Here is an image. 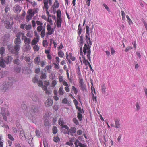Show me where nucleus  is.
I'll return each instance as SVG.
<instances>
[{"label":"nucleus","mask_w":147,"mask_h":147,"mask_svg":"<svg viewBox=\"0 0 147 147\" xmlns=\"http://www.w3.org/2000/svg\"><path fill=\"white\" fill-rule=\"evenodd\" d=\"M87 44H85L83 48V52L84 55L87 54L86 56L89 61L91 62V46L92 44L90 38H88L87 39H85Z\"/></svg>","instance_id":"1"},{"label":"nucleus","mask_w":147,"mask_h":147,"mask_svg":"<svg viewBox=\"0 0 147 147\" xmlns=\"http://www.w3.org/2000/svg\"><path fill=\"white\" fill-rule=\"evenodd\" d=\"M8 49L9 52L17 55L18 54L19 51L20 50V45H16L14 46L10 45L8 46Z\"/></svg>","instance_id":"2"},{"label":"nucleus","mask_w":147,"mask_h":147,"mask_svg":"<svg viewBox=\"0 0 147 147\" xmlns=\"http://www.w3.org/2000/svg\"><path fill=\"white\" fill-rule=\"evenodd\" d=\"M79 42L80 43L79 47H80V54L81 55L82 54V47L83 44L84 43L83 36L82 35H81L80 36Z\"/></svg>","instance_id":"3"},{"label":"nucleus","mask_w":147,"mask_h":147,"mask_svg":"<svg viewBox=\"0 0 147 147\" xmlns=\"http://www.w3.org/2000/svg\"><path fill=\"white\" fill-rule=\"evenodd\" d=\"M30 97L33 102H40V98L37 95L33 94L30 96Z\"/></svg>","instance_id":"4"},{"label":"nucleus","mask_w":147,"mask_h":147,"mask_svg":"<svg viewBox=\"0 0 147 147\" xmlns=\"http://www.w3.org/2000/svg\"><path fill=\"white\" fill-rule=\"evenodd\" d=\"M76 129L75 127H71L70 129H69L68 132H65V134L67 133L68 135H71L72 136H74V133L76 132Z\"/></svg>","instance_id":"5"},{"label":"nucleus","mask_w":147,"mask_h":147,"mask_svg":"<svg viewBox=\"0 0 147 147\" xmlns=\"http://www.w3.org/2000/svg\"><path fill=\"white\" fill-rule=\"evenodd\" d=\"M47 30L48 32L47 33V34L48 35H51L53 34L54 32V30L52 28L51 26L49 25H47Z\"/></svg>","instance_id":"6"},{"label":"nucleus","mask_w":147,"mask_h":147,"mask_svg":"<svg viewBox=\"0 0 147 147\" xmlns=\"http://www.w3.org/2000/svg\"><path fill=\"white\" fill-rule=\"evenodd\" d=\"M37 12V10L36 9H29L28 10V13L31 17H32L34 14Z\"/></svg>","instance_id":"7"},{"label":"nucleus","mask_w":147,"mask_h":147,"mask_svg":"<svg viewBox=\"0 0 147 147\" xmlns=\"http://www.w3.org/2000/svg\"><path fill=\"white\" fill-rule=\"evenodd\" d=\"M13 60L12 57L11 56H8L5 58V60L6 63L7 64H10Z\"/></svg>","instance_id":"8"},{"label":"nucleus","mask_w":147,"mask_h":147,"mask_svg":"<svg viewBox=\"0 0 147 147\" xmlns=\"http://www.w3.org/2000/svg\"><path fill=\"white\" fill-rule=\"evenodd\" d=\"M38 107L37 106L32 105L31 107V111L33 113H35L38 111Z\"/></svg>","instance_id":"9"},{"label":"nucleus","mask_w":147,"mask_h":147,"mask_svg":"<svg viewBox=\"0 0 147 147\" xmlns=\"http://www.w3.org/2000/svg\"><path fill=\"white\" fill-rule=\"evenodd\" d=\"M22 40H24V42L25 45L30 44L31 41V39L29 38H27L25 36Z\"/></svg>","instance_id":"10"},{"label":"nucleus","mask_w":147,"mask_h":147,"mask_svg":"<svg viewBox=\"0 0 147 147\" xmlns=\"http://www.w3.org/2000/svg\"><path fill=\"white\" fill-rule=\"evenodd\" d=\"M4 24L5 28L7 29H10L11 28V25L9 21L5 20L4 22Z\"/></svg>","instance_id":"11"},{"label":"nucleus","mask_w":147,"mask_h":147,"mask_svg":"<svg viewBox=\"0 0 147 147\" xmlns=\"http://www.w3.org/2000/svg\"><path fill=\"white\" fill-rule=\"evenodd\" d=\"M53 103V101L51 99L48 98L45 102V105L46 106H51Z\"/></svg>","instance_id":"12"},{"label":"nucleus","mask_w":147,"mask_h":147,"mask_svg":"<svg viewBox=\"0 0 147 147\" xmlns=\"http://www.w3.org/2000/svg\"><path fill=\"white\" fill-rule=\"evenodd\" d=\"M5 60L1 57H0V66L2 68H4L5 67L6 65L5 64Z\"/></svg>","instance_id":"13"},{"label":"nucleus","mask_w":147,"mask_h":147,"mask_svg":"<svg viewBox=\"0 0 147 147\" xmlns=\"http://www.w3.org/2000/svg\"><path fill=\"white\" fill-rule=\"evenodd\" d=\"M14 11L17 13H18L21 11V9L18 5H16L14 7Z\"/></svg>","instance_id":"14"},{"label":"nucleus","mask_w":147,"mask_h":147,"mask_svg":"<svg viewBox=\"0 0 147 147\" xmlns=\"http://www.w3.org/2000/svg\"><path fill=\"white\" fill-rule=\"evenodd\" d=\"M25 36L24 34L22 32H18L16 34V37L20 38L21 37L22 40Z\"/></svg>","instance_id":"15"},{"label":"nucleus","mask_w":147,"mask_h":147,"mask_svg":"<svg viewBox=\"0 0 147 147\" xmlns=\"http://www.w3.org/2000/svg\"><path fill=\"white\" fill-rule=\"evenodd\" d=\"M40 57L39 56H37L34 59V63L35 64L38 65L40 63Z\"/></svg>","instance_id":"16"},{"label":"nucleus","mask_w":147,"mask_h":147,"mask_svg":"<svg viewBox=\"0 0 147 147\" xmlns=\"http://www.w3.org/2000/svg\"><path fill=\"white\" fill-rule=\"evenodd\" d=\"M115 127L116 128H119L120 127V120L119 119H116L115 120Z\"/></svg>","instance_id":"17"},{"label":"nucleus","mask_w":147,"mask_h":147,"mask_svg":"<svg viewBox=\"0 0 147 147\" xmlns=\"http://www.w3.org/2000/svg\"><path fill=\"white\" fill-rule=\"evenodd\" d=\"M12 85L13 83L12 82H8L4 86V88H5V90H6V89L10 88Z\"/></svg>","instance_id":"18"},{"label":"nucleus","mask_w":147,"mask_h":147,"mask_svg":"<svg viewBox=\"0 0 147 147\" xmlns=\"http://www.w3.org/2000/svg\"><path fill=\"white\" fill-rule=\"evenodd\" d=\"M48 0H44L43 3L44 6L43 8H45L46 10H48L49 9V6L48 5Z\"/></svg>","instance_id":"19"},{"label":"nucleus","mask_w":147,"mask_h":147,"mask_svg":"<svg viewBox=\"0 0 147 147\" xmlns=\"http://www.w3.org/2000/svg\"><path fill=\"white\" fill-rule=\"evenodd\" d=\"M21 42V40L20 38L17 37L15 39L14 43L16 45H19Z\"/></svg>","instance_id":"20"},{"label":"nucleus","mask_w":147,"mask_h":147,"mask_svg":"<svg viewBox=\"0 0 147 147\" xmlns=\"http://www.w3.org/2000/svg\"><path fill=\"white\" fill-rule=\"evenodd\" d=\"M39 40V37L38 36V37L35 38L34 39L32 40L31 42V45H33L36 44L38 42Z\"/></svg>","instance_id":"21"},{"label":"nucleus","mask_w":147,"mask_h":147,"mask_svg":"<svg viewBox=\"0 0 147 147\" xmlns=\"http://www.w3.org/2000/svg\"><path fill=\"white\" fill-rule=\"evenodd\" d=\"M64 92V91L63 90V86H61L58 91L59 94L60 95H63Z\"/></svg>","instance_id":"22"},{"label":"nucleus","mask_w":147,"mask_h":147,"mask_svg":"<svg viewBox=\"0 0 147 147\" xmlns=\"http://www.w3.org/2000/svg\"><path fill=\"white\" fill-rule=\"evenodd\" d=\"M62 21V20L61 18L57 19V24L58 27L60 28L61 27Z\"/></svg>","instance_id":"23"},{"label":"nucleus","mask_w":147,"mask_h":147,"mask_svg":"<svg viewBox=\"0 0 147 147\" xmlns=\"http://www.w3.org/2000/svg\"><path fill=\"white\" fill-rule=\"evenodd\" d=\"M20 134L19 135V136L20 138L22 139L24 137L26 138V137L25 136L24 131L23 130H20Z\"/></svg>","instance_id":"24"},{"label":"nucleus","mask_w":147,"mask_h":147,"mask_svg":"<svg viewBox=\"0 0 147 147\" xmlns=\"http://www.w3.org/2000/svg\"><path fill=\"white\" fill-rule=\"evenodd\" d=\"M13 62L14 64L18 65H19L21 64V62L20 60L18 59V58L13 60Z\"/></svg>","instance_id":"25"},{"label":"nucleus","mask_w":147,"mask_h":147,"mask_svg":"<svg viewBox=\"0 0 147 147\" xmlns=\"http://www.w3.org/2000/svg\"><path fill=\"white\" fill-rule=\"evenodd\" d=\"M26 35L28 38H31L33 36L32 31H29L26 34Z\"/></svg>","instance_id":"26"},{"label":"nucleus","mask_w":147,"mask_h":147,"mask_svg":"<svg viewBox=\"0 0 147 147\" xmlns=\"http://www.w3.org/2000/svg\"><path fill=\"white\" fill-rule=\"evenodd\" d=\"M58 122L59 125H60L61 126L63 125L64 124V122L63 121V119L61 118H59Z\"/></svg>","instance_id":"27"},{"label":"nucleus","mask_w":147,"mask_h":147,"mask_svg":"<svg viewBox=\"0 0 147 147\" xmlns=\"http://www.w3.org/2000/svg\"><path fill=\"white\" fill-rule=\"evenodd\" d=\"M80 87L81 89L83 91H84L86 90V86L84 83L80 84Z\"/></svg>","instance_id":"28"},{"label":"nucleus","mask_w":147,"mask_h":147,"mask_svg":"<svg viewBox=\"0 0 147 147\" xmlns=\"http://www.w3.org/2000/svg\"><path fill=\"white\" fill-rule=\"evenodd\" d=\"M21 69V68L20 67L17 66L15 68L14 70L17 73H19L20 72Z\"/></svg>","instance_id":"29"},{"label":"nucleus","mask_w":147,"mask_h":147,"mask_svg":"<svg viewBox=\"0 0 147 147\" xmlns=\"http://www.w3.org/2000/svg\"><path fill=\"white\" fill-rule=\"evenodd\" d=\"M45 28L44 27L43 28V30H42L41 31V34H40L41 37L42 38H43L45 36Z\"/></svg>","instance_id":"30"},{"label":"nucleus","mask_w":147,"mask_h":147,"mask_svg":"<svg viewBox=\"0 0 147 147\" xmlns=\"http://www.w3.org/2000/svg\"><path fill=\"white\" fill-rule=\"evenodd\" d=\"M44 28L42 25L38 26L37 28V30L38 32H40L43 30Z\"/></svg>","instance_id":"31"},{"label":"nucleus","mask_w":147,"mask_h":147,"mask_svg":"<svg viewBox=\"0 0 147 147\" xmlns=\"http://www.w3.org/2000/svg\"><path fill=\"white\" fill-rule=\"evenodd\" d=\"M57 19L61 18V11L60 10H58L57 12Z\"/></svg>","instance_id":"32"},{"label":"nucleus","mask_w":147,"mask_h":147,"mask_svg":"<svg viewBox=\"0 0 147 147\" xmlns=\"http://www.w3.org/2000/svg\"><path fill=\"white\" fill-rule=\"evenodd\" d=\"M77 117L80 121H82V116L80 113H78Z\"/></svg>","instance_id":"33"},{"label":"nucleus","mask_w":147,"mask_h":147,"mask_svg":"<svg viewBox=\"0 0 147 147\" xmlns=\"http://www.w3.org/2000/svg\"><path fill=\"white\" fill-rule=\"evenodd\" d=\"M5 51V49L3 47H1L0 49V53L1 55H3Z\"/></svg>","instance_id":"34"},{"label":"nucleus","mask_w":147,"mask_h":147,"mask_svg":"<svg viewBox=\"0 0 147 147\" xmlns=\"http://www.w3.org/2000/svg\"><path fill=\"white\" fill-rule=\"evenodd\" d=\"M60 138L58 136H56L54 137L53 140L55 142H59L60 141Z\"/></svg>","instance_id":"35"},{"label":"nucleus","mask_w":147,"mask_h":147,"mask_svg":"<svg viewBox=\"0 0 147 147\" xmlns=\"http://www.w3.org/2000/svg\"><path fill=\"white\" fill-rule=\"evenodd\" d=\"M53 133L55 134L56 133L57 131V129L56 126H53L52 128Z\"/></svg>","instance_id":"36"},{"label":"nucleus","mask_w":147,"mask_h":147,"mask_svg":"<svg viewBox=\"0 0 147 147\" xmlns=\"http://www.w3.org/2000/svg\"><path fill=\"white\" fill-rule=\"evenodd\" d=\"M58 54L59 56L61 57H63L64 56V54L62 51H59Z\"/></svg>","instance_id":"37"},{"label":"nucleus","mask_w":147,"mask_h":147,"mask_svg":"<svg viewBox=\"0 0 147 147\" xmlns=\"http://www.w3.org/2000/svg\"><path fill=\"white\" fill-rule=\"evenodd\" d=\"M32 26L30 25H27L25 26V28L27 30H29L31 29Z\"/></svg>","instance_id":"38"},{"label":"nucleus","mask_w":147,"mask_h":147,"mask_svg":"<svg viewBox=\"0 0 147 147\" xmlns=\"http://www.w3.org/2000/svg\"><path fill=\"white\" fill-rule=\"evenodd\" d=\"M126 18L128 20V22L129 25L132 24V22L129 18V17L128 16H126Z\"/></svg>","instance_id":"39"},{"label":"nucleus","mask_w":147,"mask_h":147,"mask_svg":"<svg viewBox=\"0 0 147 147\" xmlns=\"http://www.w3.org/2000/svg\"><path fill=\"white\" fill-rule=\"evenodd\" d=\"M26 45L25 48V49L26 50V51L30 50L31 48L30 44Z\"/></svg>","instance_id":"40"},{"label":"nucleus","mask_w":147,"mask_h":147,"mask_svg":"<svg viewBox=\"0 0 147 147\" xmlns=\"http://www.w3.org/2000/svg\"><path fill=\"white\" fill-rule=\"evenodd\" d=\"M46 76L45 74L44 73H42L41 76V78L42 79H44L46 78Z\"/></svg>","instance_id":"41"},{"label":"nucleus","mask_w":147,"mask_h":147,"mask_svg":"<svg viewBox=\"0 0 147 147\" xmlns=\"http://www.w3.org/2000/svg\"><path fill=\"white\" fill-rule=\"evenodd\" d=\"M8 138L11 141H13L14 140V138L11 134H8Z\"/></svg>","instance_id":"42"},{"label":"nucleus","mask_w":147,"mask_h":147,"mask_svg":"<svg viewBox=\"0 0 147 147\" xmlns=\"http://www.w3.org/2000/svg\"><path fill=\"white\" fill-rule=\"evenodd\" d=\"M106 88L105 85H103L101 86V90L102 93L105 92Z\"/></svg>","instance_id":"43"},{"label":"nucleus","mask_w":147,"mask_h":147,"mask_svg":"<svg viewBox=\"0 0 147 147\" xmlns=\"http://www.w3.org/2000/svg\"><path fill=\"white\" fill-rule=\"evenodd\" d=\"M33 49L34 51H38L39 49V47L38 45H35L34 46Z\"/></svg>","instance_id":"44"},{"label":"nucleus","mask_w":147,"mask_h":147,"mask_svg":"<svg viewBox=\"0 0 147 147\" xmlns=\"http://www.w3.org/2000/svg\"><path fill=\"white\" fill-rule=\"evenodd\" d=\"M73 121L74 123L76 125L79 124V123L78 120L76 118H73Z\"/></svg>","instance_id":"45"},{"label":"nucleus","mask_w":147,"mask_h":147,"mask_svg":"<svg viewBox=\"0 0 147 147\" xmlns=\"http://www.w3.org/2000/svg\"><path fill=\"white\" fill-rule=\"evenodd\" d=\"M82 32V29L81 28H78V36L77 38H78L80 37V36Z\"/></svg>","instance_id":"46"},{"label":"nucleus","mask_w":147,"mask_h":147,"mask_svg":"<svg viewBox=\"0 0 147 147\" xmlns=\"http://www.w3.org/2000/svg\"><path fill=\"white\" fill-rule=\"evenodd\" d=\"M72 89L74 91V93L75 94H76L78 92V90L74 86H72Z\"/></svg>","instance_id":"47"},{"label":"nucleus","mask_w":147,"mask_h":147,"mask_svg":"<svg viewBox=\"0 0 147 147\" xmlns=\"http://www.w3.org/2000/svg\"><path fill=\"white\" fill-rule=\"evenodd\" d=\"M29 3H30L32 5V6L34 7H35V6L37 5L35 1L32 2V1H29Z\"/></svg>","instance_id":"48"},{"label":"nucleus","mask_w":147,"mask_h":147,"mask_svg":"<svg viewBox=\"0 0 147 147\" xmlns=\"http://www.w3.org/2000/svg\"><path fill=\"white\" fill-rule=\"evenodd\" d=\"M92 99H93V100L94 101H95L96 102L97 101V99H96V96H95L94 94H93L92 92Z\"/></svg>","instance_id":"49"},{"label":"nucleus","mask_w":147,"mask_h":147,"mask_svg":"<svg viewBox=\"0 0 147 147\" xmlns=\"http://www.w3.org/2000/svg\"><path fill=\"white\" fill-rule=\"evenodd\" d=\"M43 143L44 147H48V144L45 139L43 141Z\"/></svg>","instance_id":"50"},{"label":"nucleus","mask_w":147,"mask_h":147,"mask_svg":"<svg viewBox=\"0 0 147 147\" xmlns=\"http://www.w3.org/2000/svg\"><path fill=\"white\" fill-rule=\"evenodd\" d=\"M32 81L34 83H37L38 81V79L36 77H35L32 79Z\"/></svg>","instance_id":"51"},{"label":"nucleus","mask_w":147,"mask_h":147,"mask_svg":"<svg viewBox=\"0 0 147 147\" xmlns=\"http://www.w3.org/2000/svg\"><path fill=\"white\" fill-rule=\"evenodd\" d=\"M35 133L36 136H37L38 137H39L40 136V133L39 130H36Z\"/></svg>","instance_id":"52"},{"label":"nucleus","mask_w":147,"mask_h":147,"mask_svg":"<svg viewBox=\"0 0 147 147\" xmlns=\"http://www.w3.org/2000/svg\"><path fill=\"white\" fill-rule=\"evenodd\" d=\"M43 45L44 47H47L48 46V43L46 40H44L43 42Z\"/></svg>","instance_id":"53"},{"label":"nucleus","mask_w":147,"mask_h":147,"mask_svg":"<svg viewBox=\"0 0 147 147\" xmlns=\"http://www.w3.org/2000/svg\"><path fill=\"white\" fill-rule=\"evenodd\" d=\"M136 110L137 111H138L140 109V107L139 103L138 102L136 103Z\"/></svg>","instance_id":"54"},{"label":"nucleus","mask_w":147,"mask_h":147,"mask_svg":"<svg viewBox=\"0 0 147 147\" xmlns=\"http://www.w3.org/2000/svg\"><path fill=\"white\" fill-rule=\"evenodd\" d=\"M76 109H78V110L80 112V113H83V110L81 109V108L79 107H78L77 106H76Z\"/></svg>","instance_id":"55"},{"label":"nucleus","mask_w":147,"mask_h":147,"mask_svg":"<svg viewBox=\"0 0 147 147\" xmlns=\"http://www.w3.org/2000/svg\"><path fill=\"white\" fill-rule=\"evenodd\" d=\"M45 69L47 70L48 71H49L51 69V66H47L45 67Z\"/></svg>","instance_id":"56"},{"label":"nucleus","mask_w":147,"mask_h":147,"mask_svg":"<svg viewBox=\"0 0 147 147\" xmlns=\"http://www.w3.org/2000/svg\"><path fill=\"white\" fill-rule=\"evenodd\" d=\"M133 48L131 46H129L127 47L125 50V52H127L129 50L132 49Z\"/></svg>","instance_id":"57"},{"label":"nucleus","mask_w":147,"mask_h":147,"mask_svg":"<svg viewBox=\"0 0 147 147\" xmlns=\"http://www.w3.org/2000/svg\"><path fill=\"white\" fill-rule=\"evenodd\" d=\"M45 61H41L40 62V65L41 67H44L45 65Z\"/></svg>","instance_id":"58"},{"label":"nucleus","mask_w":147,"mask_h":147,"mask_svg":"<svg viewBox=\"0 0 147 147\" xmlns=\"http://www.w3.org/2000/svg\"><path fill=\"white\" fill-rule=\"evenodd\" d=\"M32 17H31L29 14L28 15H27L26 16V19L27 20H28V21L30 20L31 19Z\"/></svg>","instance_id":"59"},{"label":"nucleus","mask_w":147,"mask_h":147,"mask_svg":"<svg viewBox=\"0 0 147 147\" xmlns=\"http://www.w3.org/2000/svg\"><path fill=\"white\" fill-rule=\"evenodd\" d=\"M36 23L37 25L38 26L42 25L43 24V23H42L41 22L39 21H37L36 22Z\"/></svg>","instance_id":"60"},{"label":"nucleus","mask_w":147,"mask_h":147,"mask_svg":"<svg viewBox=\"0 0 147 147\" xmlns=\"http://www.w3.org/2000/svg\"><path fill=\"white\" fill-rule=\"evenodd\" d=\"M61 126L62 127V128H65L68 131L69 130V128L67 125H64V124H63Z\"/></svg>","instance_id":"61"},{"label":"nucleus","mask_w":147,"mask_h":147,"mask_svg":"<svg viewBox=\"0 0 147 147\" xmlns=\"http://www.w3.org/2000/svg\"><path fill=\"white\" fill-rule=\"evenodd\" d=\"M56 84L57 82L55 80L53 81L52 82V87H54Z\"/></svg>","instance_id":"62"},{"label":"nucleus","mask_w":147,"mask_h":147,"mask_svg":"<svg viewBox=\"0 0 147 147\" xmlns=\"http://www.w3.org/2000/svg\"><path fill=\"white\" fill-rule=\"evenodd\" d=\"M49 122L47 120H45V121L44 125L45 126H48L49 125Z\"/></svg>","instance_id":"63"},{"label":"nucleus","mask_w":147,"mask_h":147,"mask_svg":"<svg viewBox=\"0 0 147 147\" xmlns=\"http://www.w3.org/2000/svg\"><path fill=\"white\" fill-rule=\"evenodd\" d=\"M78 145L80 147H87L86 145L82 144L81 143H80Z\"/></svg>","instance_id":"64"}]
</instances>
